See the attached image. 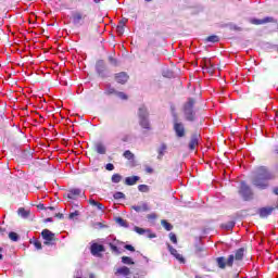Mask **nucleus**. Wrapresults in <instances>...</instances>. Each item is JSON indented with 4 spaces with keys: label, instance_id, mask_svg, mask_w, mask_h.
<instances>
[{
    "label": "nucleus",
    "instance_id": "1",
    "mask_svg": "<svg viewBox=\"0 0 278 278\" xmlns=\"http://www.w3.org/2000/svg\"><path fill=\"white\" fill-rule=\"evenodd\" d=\"M271 178H273V174H270V172H268V169L266 167L261 166L255 169L253 178H252V184L256 188L264 190V189L268 188V181Z\"/></svg>",
    "mask_w": 278,
    "mask_h": 278
},
{
    "label": "nucleus",
    "instance_id": "2",
    "mask_svg": "<svg viewBox=\"0 0 278 278\" xmlns=\"http://www.w3.org/2000/svg\"><path fill=\"white\" fill-rule=\"evenodd\" d=\"M244 260V248L238 249L235 254H230L228 258L220 256L216 258L218 268L225 269L227 266L231 268L233 262H242Z\"/></svg>",
    "mask_w": 278,
    "mask_h": 278
},
{
    "label": "nucleus",
    "instance_id": "3",
    "mask_svg": "<svg viewBox=\"0 0 278 278\" xmlns=\"http://www.w3.org/2000/svg\"><path fill=\"white\" fill-rule=\"evenodd\" d=\"M197 101L194 99L189 98L187 102L184 104V114L186 121L192 122L197 118V112H194V104Z\"/></svg>",
    "mask_w": 278,
    "mask_h": 278
},
{
    "label": "nucleus",
    "instance_id": "4",
    "mask_svg": "<svg viewBox=\"0 0 278 278\" xmlns=\"http://www.w3.org/2000/svg\"><path fill=\"white\" fill-rule=\"evenodd\" d=\"M41 237L45 240L43 244H46L47 247H53V244H55V233H53L51 230L43 229L41 231Z\"/></svg>",
    "mask_w": 278,
    "mask_h": 278
},
{
    "label": "nucleus",
    "instance_id": "5",
    "mask_svg": "<svg viewBox=\"0 0 278 278\" xmlns=\"http://www.w3.org/2000/svg\"><path fill=\"white\" fill-rule=\"evenodd\" d=\"M239 193L243 197L244 201H251V199H253V191L251 190V187L244 182H241Z\"/></svg>",
    "mask_w": 278,
    "mask_h": 278
},
{
    "label": "nucleus",
    "instance_id": "6",
    "mask_svg": "<svg viewBox=\"0 0 278 278\" xmlns=\"http://www.w3.org/2000/svg\"><path fill=\"white\" fill-rule=\"evenodd\" d=\"M175 134L177 138H186V125L184 123L176 122L175 123Z\"/></svg>",
    "mask_w": 278,
    "mask_h": 278
},
{
    "label": "nucleus",
    "instance_id": "7",
    "mask_svg": "<svg viewBox=\"0 0 278 278\" xmlns=\"http://www.w3.org/2000/svg\"><path fill=\"white\" fill-rule=\"evenodd\" d=\"M142 112H144V109H139V125L143 128V129H151V124L149 123V117H144V115H142Z\"/></svg>",
    "mask_w": 278,
    "mask_h": 278
},
{
    "label": "nucleus",
    "instance_id": "8",
    "mask_svg": "<svg viewBox=\"0 0 278 278\" xmlns=\"http://www.w3.org/2000/svg\"><path fill=\"white\" fill-rule=\"evenodd\" d=\"M74 25H84V21H86V14L81 12H74L72 14Z\"/></svg>",
    "mask_w": 278,
    "mask_h": 278
},
{
    "label": "nucleus",
    "instance_id": "9",
    "mask_svg": "<svg viewBox=\"0 0 278 278\" xmlns=\"http://www.w3.org/2000/svg\"><path fill=\"white\" fill-rule=\"evenodd\" d=\"M201 138V136L199 134H193L191 136V139L189 141V151H197L198 147H199V139Z\"/></svg>",
    "mask_w": 278,
    "mask_h": 278
},
{
    "label": "nucleus",
    "instance_id": "10",
    "mask_svg": "<svg viewBox=\"0 0 278 278\" xmlns=\"http://www.w3.org/2000/svg\"><path fill=\"white\" fill-rule=\"evenodd\" d=\"M105 252V248L99 243H93L91 245V255H94L96 257H100L101 254L100 253H103Z\"/></svg>",
    "mask_w": 278,
    "mask_h": 278
},
{
    "label": "nucleus",
    "instance_id": "11",
    "mask_svg": "<svg viewBox=\"0 0 278 278\" xmlns=\"http://www.w3.org/2000/svg\"><path fill=\"white\" fill-rule=\"evenodd\" d=\"M115 81H117V84H127V81H129V75H127V73L125 72H121L115 74Z\"/></svg>",
    "mask_w": 278,
    "mask_h": 278
},
{
    "label": "nucleus",
    "instance_id": "12",
    "mask_svg": "<svg viewBox=\"0 0 278 278\" xmlns=\"http://www.w3.org/2000/svg\"><path fill=\"white\" fill-rule=\"evenodd\" d=\"M275 18L273 17H265L263 20H257V18H250V23L252 25H265V23H274Z\"/></svg>",
    "mask_w": 278,
    "mask_h": 278
},
{
    "label": "nucleus",
    "instance_id": "13",
    "mask_svg": "<svg viewBox=\"0 0 278 278\" xmlns=\"http://www.w3.org/2000/svg\"><path fill=\"white\" fill-rule=\"evenodd\" d=\"M202 62V68L206 71V73H214V64H212L210 59H204Z\"/></svg>",
    "mask_w": 278,
    "mask_h": 278
},
{
    "label": "nucleus",
    "instance_id": "14",
    "mask_svg": "<svg viewBox=\"0 0 278 278\" xmlns=\"http://www.w3.org/2000/svg\"><path fill=\"white\" fill-rule=\"evenodd\" d=\"M274 210L275 207H270V206L262 207L258 210V214L261 218H266L267 216H270V214H273Z\"/></svg>",
    "mask_w": 278,
    "mask_h": 278
},
{
    "label": "nucleus",
    "instance_id": "15",
    "mask_svg": "<svg viewBox=\"0 0 278 278\" xmlns=\"http://www.w3.org/2000/svg\"><path fill=\"white\" fill-rule=\"evenodd\" d=\"M131 210H135V212H149V204H147V202H141L138 205H132Z\"/></svg>",
    "mask_w": 278,
    "mask_h": 278
},
{
    "label": "nucleus",
    "instance_id": "16",
    "mask_svg": "<svg viewBox=\"0 0 278 278\" xmlns=\"http://www.w3.org/2000/svg\"><path fill=\"white\" fill-rule=\"evenodd\" d=\"M81 194V189H72L67 193V199L77 200L79 199V195Z\"/></svg>",
    "mask_w": 278,
    "mask_h": 278
},
{
    "label": "nucleus",
    "instance_id": "17",
    "mask_svg": "<svg viewBox=\"0 0 278 278\" xmlns=\"http://www.w3.org/2000/svg\"><path fill=\"white\" fill-rule=\"evenodd\" d=\"M140 181V176L126 177L125 184L126 186H136Z\"/></svg>",
    "mask_w": 278,
    "mask_h": 278
},
{
    "label": "nucleus",
    "instance_id": "18",
    "mask_svg": "<svg viewBox=\"0 0 278 278\" xmlns=\"http://www.w3.org/2000/svg\"><path fill=\"white\" fill-rule=\"evenodd\" d=\"M129 273H130L129 268L126 266H123L116 270L115 275H123L124 277H127V275H129Z\"/></svg>",
    "mask_w": 278,
    "mask_h": 278
},
{
    "label": "nucleus",
    "instance_id": "19",
    "mask_svg": "<svg viewBox=\"0 0 278 278\" xmlns=\"http://www.w3.org/2000/svg\"><path fill=\"white\" fill-rule=\"evenodd\" d=\"M96 151L97 153H99L100 155H105V146H103V143L99 142L96 144Z\"/></svg>",
    "mask_w": 278,
    "mask_h": 278
},
{
    "label": "nucleus",
    "instance_id": "20",
    "mask_svg": "<svg viewBox=\"0 0 278 278\" xmlns=\"http://www.w3.org/2000/svg\"><path fill=\"white\" fill-rule=\"evenodd\" d=\"M166 144L165 143H162L159 149H157V153H159V156H157V160H162V156L164 155V153H166Z\"/></svg>",
    "mask_w": 278,
    "mask_h": 278
},
{
    "label": "nucleus",
    "instance_id": "21",
    "mask_svg": "<svg viewBox=\"0 0 278 278\" xmlns=\"http://www.w3.org/2000/svg\"><path fill=\"white\" fill-rule=\"evenodd\" d=\"M18 216L22 218H29V211L25 210L24 207H20L17 211Z\"/></svg>",
    "mask_w": 278,
    "mask_h": 278
},
{
    "label": "nucleus",
    "instance_id": "22",
    "mask_svg": "<svg viewBox=\"0 0 278 278\" xmlns=\"http://www.w3.org/2000/svg\"><path fill=\"white\" fill-rule=\"evenodd\" d=\"M222 227H223V229H226V231H231V229H233V227H236V223L228 222L227 224H223Z\"/></svg>",
    "mask_w": 278,
    "mask_h": 278
},
{
    "label": "nucleus",
    "instance_id": "23",
    "mask_svg": "<svg viewBox=\"0 0 278 278\" xmlns=\"http://www.w3.org/2000/svg\"><path fill=\"white\" fill-rule=\"evenodd\" d=\"M115 222L117 223V225H119L121 227H129V224L127 223L126 219H123V217H117L115 219Z\"/></svg>",
    "mask_w": 278,
    "mask_h": 278
},
{
    "label": "nucleus",
    "instance_id": "24",
    "mask_svg": "<svg viewBox=\"0 0 278 278\" xmlns=\"http://www.w3.org/2000/svg\"><path fill=\"white\" fill-rule=\"evenodd\" d=\"M122 179H123V176H121V174H114L112 176V182L113 184H121Z\"/></svg>",
    "mask_w": 278,
    "mask_h": 278
},
{
    "label": "nucleus",
    "instance_id": "25",
    "mask_svg": "<svg viewBox=\"0 0 278 278\" xmlns=\"http://www.w3.org/2000/svg\"><path fill=\"white\" fill-rule=\"evenodd\" d=\"M161 225L164 227V229H166V231H170L173 229V226L170 225V223H167L166 219H163L161 222Z\"/></svg>",
    "mask_w": 278,
    "mask_h": 278
},
{
    "label": "nucleus",
    "instance_id": "26",
    "mask_svg": "<svg viewBox=\"0 0 278 278\" xmlns=\"http://www.w3.org/2000/svg\"><path fill=\"white\" fill-rule=\"evenodd\" d=\"M31 244H34V247L40 251V249H42V243L38 240V239H34L33 241H30Z\"/></svg>",
    "mask_w": 278,
    "mask_h": 278
},
{
    "label": "nucleus",
    "instance_id": "27",
    "mask_svg": "<svg viewBox=\"0 0 278 278\" xmlns=\"http://www.w3.org/2000/svg\"><path fill=\"white\" fill-rule=\"evenodd\" d=\"M9 238H10V240H12L13 242H18V233H16V232H10V233H9Z\"/></svg>",
    "mask_w": 278,
    "mask_h": 278
},
{
    "label": "nucleus",
    "instance_id": "28",
    "mask_svg": "<svg viewBox=\"0 0 278 278\" xmlns=\"http://www.w3.org/2000/svg\"><path fill=\"white\" fill-rule=\"evenodd\" d=\"M218 40H220V38H218V36H216V35H212L206 38L207 42H218Z\"/></svg>",
    "mask_w": 278,
    "mask_h": 278
},
{
    "label": "nucleus",
    "instance_id": "29",
    "mask_svg": "<svg viewBox=\"0 0 278 278\" xmlns=\"http://www.w3.org/2000/svg\"><path fill=\"white\" fill-rule=\"evenodd\" d=\"M122 262H123V264H128V265L134 264V261L129 256H123Z\"/></svg>",
    "mask_w": 278,
    "mask_h": 278
},
{
    "label": "nucleus",
    "instance_id": "30",
    "mask_svg": "<svg viewBox=\"0 0 278 278\" xmlns=\"http://www.w3.org/2000/svg\"><path fill=\"white\" fill-rule=\"evenodd\" d=\"M116 97L122 99L123 101H127L128 97L125 94V92L116 91Z\"/></svg>",
    "mask_w": 278,
    "mask_h": 278
},
{
    "label": "nucleus",
    "instance_id": "31",
    "mask_svg": "<svg viewBox=\"0 0 278 278\" xmlns=\"http://www.w3.org/2000/svg\"><path fill=\"white\" fill-rule=\"evenodd\" d=\"M124 157H126V160H134V153H131L129 150H126L124 152Z\"/></svg>",
    "mask_w": 278,
    "mask_h": 278
},
{
    "label": "nucleus",
    "instance_id": "32",
    "mask_svg": "<svg viewBox=\"0 0 278 278\" xmlns=\"http://www.w3.org/2000/svg\"><path fill=\"white\" fill-rule=\"evenodd\" d=\"M175 257L180 264H186V258L184 257V255L176 253Z\"/></svg>",
    "mask_w": 278,
    "mask_h": 278
},
{
    "label": "nucleus",
    "instance_id": "33",
    "mask_svg": "<svg viewBox=\"0 0 278 278\" xmlns=\"http://www.w3.org/2000/svg\"><path fill=\"white\" fill-rule=\"evenodd\" d=\"M139 192H149V186L147 185H139L138 186Z\"/></svg>",
    "mask_w": 278,
    "mask_h": 278
},
{
    "label": "nucleus",
    "instance_id": "34",
    "mask_svg": "<svg viewBox=\"0 0 278 278\" xmlns=\"http://www.w3.org/2000/svg\"><path fill=\"white\" fill-rule=\"evenodd\" d=\"M116 31H117L118 36H123V34H125V26L117 25Z\"/></svg>",
    "mask_w": 278,
    "mask_h": 278
},
{
    "label": "nucleus",
    "instance_id": "35",
    "mask_svg": "<svg viewBox=\"0 0 278 278\" xmlns=\"http://www.w3.org/2000/svg\"><path fill=\"white\" fill-rule=\"evenodd\" d=\"M116 89L112 88V87H108L105 90L106 94H116Z\"/></svg>",
    "mask_w": 278,
    "mask_h": 278
},
{
    "label": "nucleus",
    "instance_id": "36",
    "mask_svg": "<svg viewBox=\"0 0 278 278\" xmlns=\"http://www.w3.org/2000/svg\"><path fill=\"white\" fill-rule=\"evenodd\" d=\"M135 231L137 233H139L140 236L144 235L147 232V230H144L143 228H140L138 226L135 227Z\"/></svg>",
    "mask_w": 278,
    "mask_h": 278
},
{
    "label": "nucleus",
    "instance_id": "37",
    "mask_svg": "<svg viewBox=\"0 0 278 278\" xmlns=\"http://www.w3.org/2000/svg\"><path fill=\"white\" fill-rule=\"evenodd\" d=\"M114 199H125V193H123V192H115L114 193Z\"/></svg>",
    "mask_w": 278,
    "mask_h": 278
},
{
    "label": "nucleus",
    "instance_id": "38",
    "mask_svg": "<svg viewBox=\"0 0 278 278\" xmlns=\"http://www.w3.org/2000/svg\"><path fill=\"white\" fill-rule=\"evenodd\" d=\"M139 110H143L142 111V116H144V118H149V112L147 111V108L140 106Z\"/></svg>",
    "mask_w": 278,
    "mask_h": 278
},
{
    "label": "nucleus",
    "instance_id": "39",
    "mask_svg": "<svg viewBox=\"0 0 278 278\" xmlns=\"http://www.w3.org/2000/svg\"><path fill=\"white\" fill-rule=\"evenodd\" d=\"M109 245L113 253H118V247L114 245V243H109Z\"/></svg>",
    "mask_w": 278,
    "mask_h": 278
},
{
    "label": "nucleus",
    "instance_id": "40",
    "mask_svg": "<svg viewBox=\"0 0 278 278\" xmlns=\"http://www.w3.org/2000/svg\"><path fill=\"white\" fill-rule=\"evenodd\" d=\"M125 25H127V18H122L121 21H119V23H118V25L117 26H122V27H125Z\"/></svg>",
    "mask_w": 278,
    "mask_h": 278
},
{
    "label": "nucleus",
    "instance_id": "41",
    "mask_svg": "<svg viewBox=\"0 0 278 278\" xmlns=\"http://www.w3.org/2000/svg\"><path fill=\"white\" fill-rule=\"evenodd\" d=\"M76 216H79V211H74L70 214V218H75Z\"/></svg>",
    "mask_w": 278,
    "mask_h": 278
},
{
    "label": "nucleus",
    "instance_id": "42",
    "mask_svg": "<svg viewBox=\"0 0 278 278\" xmlns=\"http://www.w3.org/2000/svg\"><path fill=\"white\" fill-rule=\"evenodd\" d=\"M166 247H167L169 253H170L172 255H175V249H173V245H169V244L167 243Z\"/></svg>",
    "mask_w": 278,
    "mask_h": 278
},
{
    "label": "nucleus",
    "instance_id": "43",
    "mask_svg": "<svg viewBox=\"0 0 278 278\" xmlns=\"http://www.w3.org/2000/svg\"><path fill=\"white\" fill-rule=\"evenodd\" d=\"M163 77H173V72H163Z\"/></svg>",
    "mask_w": 278,
    "mask_h": 278
},
{
    "label": "nucleus",
    "instance_id": "44",
    "mask_svg": "<svg viewBox=\"0 0 278 278\" xmlns=\"http://www.w3.org/2000/svg\"><path fill=\"white\" fill-rule=\"evenodd\" d=\"M89 203H90V205H93V206H96V207H97V205H99V202L96 201L94 199H90V200H89Z\"/></svg>",
    "mask_w": 278,
    "mask_h": 278
},
{
    "label": "nucleus",
    "instance_id": "45",
    "mask_svg": "<svg viewBox=\"0 0 278 278\" xmlns=\"http://www.w3.org/2000/svg\"><path fill=\"white\" fill-rule=\"evenodd\" d=\"M125 249H126L127 251H131V252L136 251V249H135L132 245H129V244H126V245H125Z\"/></svg>",
    "mask_w": 278,
    "mask_h": 278
},
{
    "label": "nucleus",
    "instance_id": "46",
    "mask_svg": "<svg viewBox=\"0 0 278 278\" xmlns=\"http://www.w3.org/2000/svg\"><path fill=\"white\" fill-rule=\"evenodd\" d=\"M106 170H114V164L112 163L106 164Z\"/></svg>",
    "mask_w": 278,
    "mask_h": 278
},
{
    "label": "nucleus",
    "instance_id": "47",
    "mask_svg": "<svg viewBox=\"0 0 278 278\" xmlns=\"http://www.w3.org/2000/svg\"><path fill=\"white\" fill-rule=\"evenodd\" d=\"M148 218L155 219L157 218V215L155 213L149 214Z\"/></svg>",
    "mask_w": 278,
    "mask_h": 278
},
{
    "label": "nucleus",
    "instance_id": "48",
    "mask_svg": "<svg viewBox=\"0 0 278 278\" xmlns=\"http://www.w3.org/2000/svg\"><path fill=\"white\" fill-rule=\"evenodd\" d=\"M96 207H98V210H100L101 212H103V205H102L100 202H98V204L96 205Z\"/></svg>",
    "mask_w": 278,
    "mask_h": 278
},
{
    "label": "nucleus",
    "instance_id": "49",
    "mask_svg": "<svg viewBox=\"0 0 278 278\" xmlns=\"http://www.w3.org/2000/svg\"><path fill=\"white\" fill-rule=\"evenodd\" d=\"M169 238H170V241H172L173 243H175V233L170 232V233H169Z\"/></svg>",
    "mask_w": 278,
    "mask_h": 278
},
{
    "label": "nucleus",
    "instance_id": "50",
    "mask_svg": "<svg viewBox=\"0 0 278 278\" xmlns=\"http://www.w3.org/2000/svg\"><path fill=\"white\" fill-rule=\"evenodd\" d=\"M146 173H149V174L151 175V173H153V168L147 167V168H146Z\"/></svg>",
    "mask_w": 278,
    "mask_h": 278
},
{
    "label": "nucleus",
    "instance_id": "51",
    "mask_svg": "<svg viewBox=\"0 0 278 278\" xmlns=\"http://www.w3.org/2000/svg\"><path fill=\"white\" fill-rule=\"evenodd\" d=\"M110 62L111 64H116V60H114L113 58H110Z\"/></svg>",
    "mask_w": 278,
    "mask_h": 278
},
{
    "label": "nucleus",
    "instance_id": "52",
    "mask_svg": "<svg viewBox=\"0 0 278 278\" xmlns=\"http://www.w3.org/2000/svg\"><path fill=\"white\" fill-rule=\"evenodd\" d=\"M97 66H98V71H99V66H103V61L98 62Z\"/></svg>",
    "mask_w": 278,
    "mask_h": 278
},
{
    "label": "nucleus",
    "instance_id": "53",
    "mask_svg": "<svg viewBox=\"0 0 278 278\" xmlns=\"http://www.w3.org/2000/svg\"><path fill=\"white\" fill-rule=\"evenodd\" d=\"M75 278H81V275L80 274H77V276Z\"/></svg>",
    "mask_w": 278,
    "mask_h": 278
},
{
    "label": "nucleus",
    "instance_id": "54",
    "mask_svg": "<svg viewBox=\"0 0 278 278\" xmlns=\"http://www.w3.org/2000/svg\"><path fill=\"white\" fill-rule=\"evenodd\" d=\"M94 1V3H99V1H101V0H93Z\"/></svg>",
    "mask_w": 278,
    "mask_h": 278
},
{
    "label": "nucleus",
    "instance_id": "55",
    "mask_svg": "<svg viewBox=\"0 0 278 278\" xmlns=\"http://www.w3.org/2000/svg\"><path fill=\"white\" fill-rule=\"evenodd\" d=\"M40 210H45V205H41V206H40Z\"/></svg>",
    "mask_w": 278,
    "mask_h": 278
},
{
    "label": "nucleus",
    "instance_id": "56",
    "mask_svg": "<svg viewBox=\"0 0 278 278\" xmlns=\"http://www.w3.org/2000/svg\"><path fill=\"white\" fill-rule=\"evenodd\" d=\"M49 210L53 211V210H54V207H53V206H50V207H49Z\"/></svg>",
    "mask_w": 278,
    "mask_h": 278
},
{
    "label": "nucleus",
    "instance_id": "57",
    "mask_svg": "<svg viewBox=\"0 0 278 278\" xmlns=\"http://www.w3.org/2000/svg\"><path fill=\"white\" fill-rule=\"evenodd\" d=\"M150 238H155V235H150Z\"/></svg>",
    "mask_w": 278,
    "mask_h": 278
},
{
    "label": "nucleus",
    "instance_id": "58",
    "mask_svg": "<svg viewBox=\"0 0 278 278\" xmlns=\"http://www.w3.org/2000/svg\"><path fill=\"white\" fill-rule=\"evenodd\" d=\"M89 278H94V275L91 274V275L89 276Z\"/></svg>",
    "mask_w": 278,
    "mask_h": 278
},
{
    "label": "nucleus",
    "instance_id": "59",
    "mask_svg": "<svg viewBox=\"0 0 278 278\" xmlns=\"http://www.w3.org/2000/svg\"><path fill=\"white\" fill-rule=\"evenodd\" d=\"M0 260H3V255L2 254H0Z\"/></svg>",
    "mask_w": 278,
    "mask_h": 278
},
{
    "label": "nucleus",
    "instance_id": "60",
    "mask_svg": "<svg viewBox=\"0 0 278 278\" xmlns=\"http://www.w3.org/2000/svg\"><path fill=\"white\" fill-rule=\"evenodd\" d=\"M146 1L149 3V2H151V1H153V0H146Z\"/></svg>",
    "mask_w": 278,
    "mask_h": 278
},
{
    "label": "nucleus",
    "instance_id": "61",
    "mask_svg": "<svg viewBox=\"0 0 278 278\" xmlns=\"http://www.w3.org/2000/svg\"><path fill=\"white\" fill-rule=\"evenodd\" d=\"M195 278H203V277H201V276H195Z\"/></svg>",
    "mask_w": 278,
    "mask_h": 278
},
{
    "label": "nucleus",
    "instance_id": "62",
    "mask_svg": "<svg viewBox=\"0 0 278 278\" xmlns=\"http://www.w3.org/2000/svg\"><path fill=\"white\" fill-rule=\"evenodd\" d=\"M48 222H51V218H48Z\"/></svg>",
    "mask_w": 278,
    "mask_h": 278
},
{
    "label": "nucleus",
    "instance_id": "63",
    "mask_svg": "<svg viewBox=\"0 0 278 278\" xmlns=\"http://www.w3.org/2000/svg\"><path fill=\"white\" fill-rule=\"evenodd\" d=\"M0 251H3V249H2V248H0Z\"/></svg>",
    "mask_w": 278,
    "mask_h": 278
}]
</instances>
